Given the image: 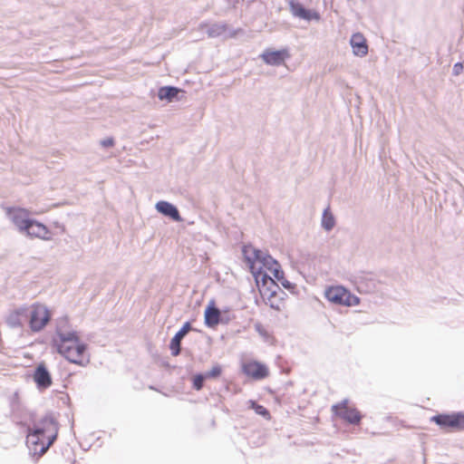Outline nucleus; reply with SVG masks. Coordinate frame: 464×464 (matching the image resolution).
<instances>
[{
    "label": "nucleus",
    "instance_id": "obj_11",
    "mask_svg": "<svg viewBox=\"0 0 464 464\" xmlns=\"http://www.w3.org/2000/svg\"><path fill=\"white\" fill-rule=\"evenodd\" d=\"M27 319L28 307L20 306L8 314L6 316V324L12 328L21 327Z\"/></svg>",
    "mask_w": 464,
    "mask_h": 464
},
{
    "label": "nucleus",
    "instance_id": "obj_22",
    "mask_svg": "<svg viewBox=\"0 0 464 464\" xmlns=\"http://www.w3.org/2000/svg\"><path fill=\"white\" fill-rule=\"evenodd\" d=\"M227 24H211L207 33L208 35L211 38L218 37L226 33L227 31Z\"/></svg>",
    "mask_w": 464,
    "mask_h": 464
},
{
    "label": "nucleus",
    "instance_id": "obj_3",
    "mask_svg": "<svg viewBox=\"0 0 464 464\" xmlns=\"http://www.w3.org/2000/svg\"><path fill=\"white\" fill-rule=\"evenodd\" d=\"M256 283L262 297L266 300V304L272 309L280 311L284 305L281 295H285V293L280 290L279 285L274 281L273 277L260 273L256 276Z\"/></svg>",
    "mask_w": 464,
    "mask_h": 464
},
{
    "label": "nucleus",
    "instance_id": "obj_5",
    "mask_svg": "<svg viewBox=\"0 0 464 464\" xmlns=\"http://www.w3.org/2000/svg\"><path fill=\"white\" fill-rule=\"evenodd\" d=\"M324 296L329 302L336 305L350 307L360 304V298L342 285H334L326 288Z\"/></svg>",
    "mask_w": 464,
    "mask_h": 464
},
{
    "label": "nucleus",
    "instance_id": "obj_21",
    "mask_svg": "<svg viewBox=\"0 0 464 464\" xmlns=\"http://www.w3.org/2000/svg\"><path fill=\"white\" fill-rule=\"evenodd\" d=\"M334 226L335 219L334 215L329 208H325L322 216V227L326 231H330L334 228Z\"/></svg>",
    "mask_w": 464,
    "mask_h": 464
},
{
    "label": "nucleus",
    "instance_id": "obj_31",
    "mask_svg": "<svg viewBox=\"0 0 464 464\" xmlns=\"http://www.w3.org/2000/svg\"><path fill=\"white\" fill-rule=\"evenodd\" d=\"M227 1H228V2H230V3H235V2H237V0H227Z\"/></svg>",
    "mask_w": 464,
    "mask_h": 464
},
{
    "label": "nucleus",
    "instance_id": "obj_29",
    "mask_svg": "<svg viewBox=\"0 0 464 464\" xmlns=\"http://www.w3.org/2000/svg\"><path fill=\"white\" fill-rule=\"evenodd\" d=\"M100 144L104 148H110V147L113 146L114 140L112 138H107V139L102 140L100 141Z\"/></svg>",
    "mask_w": 464,
    "mask_h": 464
},
{
    "label": "nucleus",
    "instance_id": "obj_15",
    "mask_svg": "<svg viewBox=\"0 0 464 464\" xmlns=\"http://www.w3.org/2000/svg\"><path fill=\"white\" fill-rule=\"evenodd\" d=\"M350 44L353 48V53L354 55L359 57H363L368 53V45L366 44V39L363 34L361 33H355L351 36Z\"/></svg>",
    "mask_w": 464,
    "mask_h": 464
},
{
    "label": "nucleus",
    "instance_id": "obj_2",
    "mask_svg": "<svg viewBox=\"0 0 464 464\" xmlns=\"http://www.w3.org/2000/svg\"><path fill=\"white\" fill-rule=\"evenodd\" d=\"M57 351L69 362L85 366L89 362V357L85 355L86 344L82 343L76 332H58L54 339Z\"/></svg>",
    "mask_w": 464,
    "mask_h": 464
},
{
    "label": "nucleus",
    "instance_id": "obj_8",
    "mask_svg": "<svg viewBox=\"0 0 464 464\" xmlns=\"http://www.w3.org/2000/svg\"><path fill=\"white\" fill-rule=\"evenodd\" d=\"M333 411L337 416L351 424H358L361 421L362 416L360 412L355 408L349 407L346 400L339 405H334Z\"/></svg>",
    "mask_w": 464,
    "mask_h": 464
},
{
    "label": "nucleus",
    "instance_id": "obj_17",
    "mask_svg": "<svg viewBox=\"0 0 464 464\" xmlns=\"http://www.w3.org/2000/svg\"><path fill=\"white\" fill-rule=\"evenodd\" d=\"M290 10L295 17L310 21L312 19H318L319 16L316 13H313L310 10L305 9L303 5L298 2H290Z\"/></svg>",
    "mask_w": 464,
    "mask_h": 464
},
{
    "label": "nucleus",
    "instance_id": "obj_4",
    "mask_svg": "<svg viewBox=\"0 0 464 464\" xmlns=\"http://www.w3.org/2000/svg\"><path fill=\"white\" fill-rule=\"evenodd\" d=\"M243 253L252 272L256 274V277L259 276L260 273L268 275L267 272L270 273L272 268L278 264V262L267 253L252 246H245Z\"/></svg>",
    "mask_w": 464,
    "mask_h": 464
},
{
    "label": "nucleus",
    "instance_id": "obj_28",
    "mask_svg": "<svg viewBox=\"0 0 464 464\" xmlns=\"http://www.w3.org/2000/svg\"><path fill=\"white\" fill-rule=\"evenodd\" d=\"M255 330L263 337H267V332L260 323L255 324Z\"/></svg>",
    "mask_w": 464,
    "mask_h": 464
},
{
    "label": "nucleus",
    "instance_id": "obj_14",
    "mask_svg": "<svg viewBox=\"0 0 464 464\" xmlns=\"http://www.w3.org/2000/svg\"><path fill=\"white\" fill-rule=\"evenodd\" d=\"M34 380L39 389H47L52 384V377L44 364H39L34 371Z\"/></svg>",
    "mask_w": 464,
    "mask_h": 464
},
{
    "label": "nucleus",
    "instance_id": "obj_16",
    "mask_svg": "<svg viewBox=\"0 0 464 464\" xmlns=\"http://www.w3.org/2000/svg\"><path fill=\"white\" fill-rule=\"evenodd\" d=\"M155 208L158 212H160V214H162L166 217L170 218L174 221L181 220V217L179 213L178 208L173 204H171L168 201H164V200L159 201L156 203Z\"/></svg>",
    "mask_w": 464,
    "mask_h": 464
},
{
    "label": "nucleus",
    "instance_id": "obj_1",
    "mask_svg": "<svg viewBox=\"0 0 464 464\" xmlns=\"http://www.w3.org/2000/svg\"><path fill=\"white\" fill-rule=\"evenodd\" d=\"M58 434V424L51 415H46L33 428H28L26 444L30 453L37 459L44 455L54 442Z\"/></svg>",
    "mask_w": 464,
    "mask_h": 464
},
{
    "label": "nucleus",
    "instance_id": "obj_7",
    "mask_svg": "<svg viewBox=\"0 0 464 464\" xmlns=\"http://www.w3.org/2000/svg\"><path fill=\"white\" fill-rule=\"evenodd\" d=\"M431 420L441 428L464 429V414H439L433 416Z\"/></svg>",
    "mask_w": 464,
    "mask_h": 464
},
{
    "label": "nucleus",
    "instance_id": "obj_12",
    "mask_svg": "<svg viewBox=\"0 0 464 464\" xmlns=\"http://www.w3.org/2000/svg\"><path fill=\"white\" fill-rule=\"evenodd\" d=\"M23 233H25L29 237H34L44 240L50 238V231L48 228L44 224L34 219L29 221Z\"/></svg>",
    "mask_w": 464,
    "mask_h": 464
},
{
    "label": "nucleus",
    "instance_id": "obj_30",
    "mask_svg": "<svg viewBox=\"0 0 464 464\" xmlns=\"http://www.w3.org/2000/svg\"><path fill=\"white\" fill-rule=\"evenodd\" d=\"M279 283H281V285L285 288V289H294L295 288V285L292 284L291 282H289L288 280H286L285 277H283V279H281V281H279Z\"/></svg>",
    "mask_w": 464,
    "mask_h": 464
},
{
    "label": "nucleus",
    "instance_id": "obj_10",
    "mask_svg": "<svg viewBox=\"0 0 464 464\" xmlns=\"http://www.w3.org/2000/svg\"><path fill=\"white\" fill-rule=\"evenodd\" d=\"M6 214L8 218L12 221V223L22 233L28 225L29 221L31 220V218H29V213L24 208H8Z\"/></svg>",
    "mask_w": 464,
    "mask_h": 464
},
{
    "label": "nucleus",
    "instance_id": "obj_24",
    "mask_svg": "<svg viewBox=\"0 0 464 464\" xmlns=\"http://www.w3.org/2000/svg\"><path fill=\"white\" fill-rule=\"evenodd\" d=\"M271 277L273 276L274 280L276 279L278 282L281 281V279H283L284 277V272L283 270L281 269L280 267V265L277 264L276 266L273 267L272 268V271L270 272V275H269Z\"/></svg>",
    "mask_w": 464,
    "mask_h": 464
},
{
    "label": "nucleus",
    "instance_id": "obj_25",
    "mask_svg": "<svg viewBox=\"0 0 464 464\" xmlns=\"http://www.w3.org/2000/svg\"><path fill=\"white\" fill-rule=\"evenodd\" d=\"M205 379H206L205 374H197V375H195L194 378H193V387L197 391H199L202 388V386H203V382H204Z\"/></svg>",
    "mask_w": 464,
    "mask_h": 464
},
{
    "label": "nucleus",
    "instance_id": "obj_13",
    "mask_svg": "<svg viewBox=\"0 0 464 464\" xmlns=\"http://www.w3.org/2000/svg\"><path fill=\"white\" fill-rule=\"evenodd\" d=\"M288 56V52L285 49L278 51L267 49L261 54V58L268 65H280Z\"/></svg>",
    "mask_w": 464,
    "mask_h": 464
},
{
    "label": "nucleus",
    "instance_id": "obj_6",
    "mask_svg": "<svg viewBox=\"0 0 464 464\" xmlns=\"http://www.w3.org/2000/svg\"><path fill=\"white\" fill-rule=\"evenodd\" d=\"M29 325L33 332H40L50 321L51 315L45 305L34 304L28 307Z\"/></svg>",
    "mask_w": 464,
    "mask_h": 464
},
{
    "label": "nucleus",
    "instance_id": "obj_26",
    "mask_svg": "<svg viewBox=\"0 0 464 464\" xmlns=\"http://www.w3.org/2000/svg\"><path fill=\"white\" fill-rule=\"evenodd\" d=\"M221 373V368L219 365H215L210 371L205 373L206 378H216Z\"/></svg>",
    "mask_w": 464,
    "mask_h": 464
},
{
    "label": "nucleus",
    "instance_id": "obj_18",
    "mask_svg": "<svg viewBox=\"0 0 464 464\" xmlns=\"http://www.w3.org/2000/svg\"><path fill=\"white\" fill-rule=\"evenodd\" d=\"M191 326L189 323H186L180 330L174 335L170 341L169 348L171 354L177 356L180 353V343L184 336L189 332Z\"/></svg>",
    "mask_w": 464,
    "mask_h": 464
},
{
    "label": "nucleus",
    "instance_id": "obj_27",
    "mask_svg": "<svg viewBox=\"0 0 464 464\" xmlns=\"http://www.w3.org/2000/svg\"><path fill=\"white\" fill-rule=\"evenodd\" d=\"M464 66L462 63H456L452 69V73L455 76L459 75L463 72Z\"/></svg>",
    "mask_w": 464,
    "mask_h": 464
},
{
    "label": "nucleus",
    "instance_id": "obj_23",
    "mask_svg": "<svg viewBox=\"0 0 464 464\" xmlns=\"http://www.w3.org/2000/svg\"><path fill=\"white\" fill-rule=\"evenodd\" d=\"M249 408L253 409L255 412L266 420L270 419L269 411L262 405L257 404L255 401H248Z\"/></svg>",
    "mask_w": 464,
    "mask_h": 464
},
{
    "label": "nucleus",
    "instance_id": "obj_19",
    "mask_svg": "<svg viewBox=\"0 0 464 464\" xmlns=\"http://www.w3.org/2000/svg\"><path fill=\"white\" fill-rule=\"evenodd\" d=\"M220 321V311L211 302L205 310V324L208 327H214L218 324Z\"/></svg>",
    "mask_w": 464,
    "mask_h": 464
},
{
    "label": "nucleus",
    "instance_id": "obj_20",
    "mask_svg": "<svg viewBox=\"0 0 464 464\" xmlns=\"http://www.w3.org/2000/svg\"><path fill=\"white\" fill-rule=\"evenodd\" d=\"M180 90L173 86H164L159 89L158 97L161 101L172 102Z\"/></svg>",
    "mask_w": 464,
    "mask_h": 464
},
{
    "label": "nucleus",
    "instance_id": "obj_9",
    "mask_svg": "<svg viewBox=\"0 0 464 464\" xmlns=\"http://www.w3.org/2000/svg\"><path fill=\"white\" fill-rule=\"evenodd\" d=\"M243 372L255 380L265 379L268 375V368L256 361L246 362L242 364Z\"/></svg>",
    "mask_w": 464,
    "mask_h": 464
}]
</instances>
